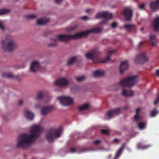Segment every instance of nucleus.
I'll return each instance as SVG.
<instances>
[{
  "label": "nucleus",
  "instance_id": "2eb2a0df",
  "mask_svg": "<svg viewBox=\"0 0 159 159\" xmlns=\"http://www.w3.org/2000/svg\"><path fill=\"white\" fill-rule=\"evenodd\" d=\"M116 50H113L108 51L107 53V56L105 58L103 59L100 61V62L105 63L110 60V58L112 54L115 53Z\"/></svg>",
  "mask_w": 159,
  "mask_h": 159
},
{
  "label": "nucleus",
  "instance_id": "4be33fe9",
  "mask_svg": "<svg viewBox=\"0 0 159 159\" xmlns=\"http://www.w3.org/2000/svg\"><path fill=\"white\" fill-rule=\"evenodd\" d=\"M157 39L155 35H151L150 36V42L152 46H156L157 45Z\"/></svg>",
  "mask_w": 159,
  "mask_h": 159
},
{
  "label": "nucleus",
  "instance_id": "f03ea898",
  "mask_svg": "<svg viewBox=\"0 0 159 159\" xmlns=\"http://www.w3.org/2000/svg\"><path fill=\"white\" fill-rule=\"evenodd\" d=\"M102 31V29L99 27H94L92 29L81 33H78L74 35H57L52 39L54 41L53 43L49 44V47H54L57 44L56 42L59 40L62 41H66L72 39H79L82 37L86 36L92 32H100Z\"/></svg>",
  "mask_w": 159,
  "mask_h": 159
},
{
  "label": "nucleus",
  "instance_id": "58836bf2",
  "mask_svg": "<svg viewBox=\"0 0 159 159\" xmlns=\"http://www.w3.org/2000/svg\"><path fill=\"white\" fill-rule=\"evenodd\" d=\"M70 151L71 153H74L77 152L76 150L73 148H70Z\"/></svg>",
  "mask_w": 159,
  "mask_h": 159
},
{
  "label": "nucleus",
  "instance_id": "473e14b6",
  "mask_svg": "<svg viewBox=\"0 0 159 159\" xmlns=\"http://www.w3.org/2000/svg\"><path fill=\"white\" fill-rule=\"evenodd\" d=\"M158 113V111H157L156 109H154L152 110L151 113V115L152 116H155Z\"/></svg>",
  "mask_w": 159,
  "mask_h": 159
},
{
  "label": "nucleus",
  "instance_id": "aec40b11",
  "mask_svg": "<svg viewBox=\"0 0 159 159\" xmlns=\"http://www.w3.org/2000/svg\"><path fill=\"white\" fill-rule=\"evenodd\" d=\"M153 26L155 31H159V17L155 18L153 22Z\"/></svg>",
  "mask_w": 159,
  "mask_h": 159
},
{
  "label": "nucleus",
  "instance_id": "a19ab883",
  "mask_svg": "<svg viewBox=\"0 0 159 159\" xmlns=\"http://www.w3.org/2000/svg\"><path fill=\"white\" fill-rule=\"evenodd\" d=\"M77 26L76 25L74 27H70L68 28V30H74L75 29H76L77 28Z\"/></svg>",
  "mask_w": 159,
  "mask_h": 159
},
{
  "label": "nucleus",
  "instance_id": "1a4fd4ad",
  "mask_svg": "<svg viewBox=\"0 0 159 159\" xmlns=\"http://www.w3.org/2000/svg\"><path fill=\"white\" fill-rule=\"evenodd\" d=\"M148 58L146 53L144 52L141 53L136 56L135 59V61L138 64H141L148 61Z\"/></svg>",
  "mask_w": 159,
  "mask_h": 159
},
{
  "label": "nucleus",
  "instance_id": "20e7f679",
  "mask_svg": "<svg viewBox=\"0 0 159 159\" xmlns=\"http://www.w3.org/2000/svg\"><path fill=\"white\" fill-rule=\"evenodd\" d=\"M62 129L60 128L57 129L52 128L48 131L46 138L49 143L52 142L55 139V138L59 137L62 132Z\"/></svg>",
  "mask_w": 159,
  "mask_h": 159
},
{
  "label": "nucleus",
  "instance_id": "2f4dec72",
  "mask_svg": "<svg viewBox=\"0 0 159 159\" xmlns=\"http://www.w3.org/2000/svg\"><path fill=\"white\" fill-rule=\"evenodd\" d=\"M43 96V93L42 92H40L37 94V98L39 99L42 98Z\"/></svg>",
  "mask_w": 159,
  "mask_h": 159
},
{
  "label": "nucleus",
  "instance_id": "4468645a",
  "mask_svg": "<svg viewBox=\"0 0 159 159\" xmlns=\"http://www.w3.org/2000/svg\"><path fill=\"white\" fill-rule=\"evenodd\" d=\"M120 112V108H117L115 109L110 110L107 113V115L109 119L112 117V116L115 114H118Z\"/></svg>",
  "mask_w": 159,
  "mask_h": 159
},
{
  "label": "nucleus",
  "instance_id": "49530a36",
  "mask_svg": "<svg viewBox=\"0 0 159 159\" xmlns=\"http://www.w3.org/2000/svg\"><path fill=\"white\" fill-rule=\"evenodd\" d=\"M63 0H55V2L57 3H58L61 2Z\"/></svg>",
  "mask_w": 159,
  "mask_h": 159
},
{
  "label": "nucleus",
  "instance_id": "864d4df0",
  "mask_svg": "<svg viewBox=\"0 0 159 159\" xmlns=\"http://www.w3.org/2000/svg\"><path fill=\"white\" fill-rule=\"evenodd\" d=\"M125 109H127V108H126V107H125Z\"/></svg>",
  "mask_w": 159,
  "mask_h": 159
},
{
  "label": "nucleus",
  "instance_id": "a211bd4d",
  "mask_svg": "<svg viewBox=\"0 0 159 159\" xmlns=\"http://www.w3.org/2000/svg\"><path fill=\"white\" fill-rule=\"evenodd\" d=\"M128 63L127 61L122 62L120 66V73L122 74L124 70H126L128 67Z\"/></svg>",
  "mask_w": 159,
  "mask_h": 159
},
{
  "label": "nucleus",
  "instance_id": "f257e3e1",
  "mask_svg": "<svg viewBox=\"0 0 159 159\" xmlns=\"http://www.w3.org/2000/svg\"><path fill=\"white\" fill-rule=\"evenodd\" d=\"M42 129L39 125H34L32 127L30 134H24L19 135L17 138V147L23 149L28 148L33 143V139L39 136Z\"/></svg>",
  "mask_w": 159,
  "mask_h": 159
},
{
  "label": "nucleus",
  "instance_id": "f8f14e48",
  "mask_svg": "<svg viewBox=\"0 0 159 159\" xmlns=\"http://www.w3.org/2000/svg\"><path fill=\"white\" fill-rule=\"evenodd\" d=\"M40 67V63L37 61H34L31 63L30 69L31 71L35 72L39 70Z\"/></svg>",
  "mask_w": 159,
  "mask_h": 159
},
{
  "label": "nucleus",
  "instance_id": "9d476101",
  "mask_svg": "<svg viewBox=\"0 0 159 159\" xmlns=\"http://www.w3.org/2000/svg\"><path fill=\"white\" fill-rule=\"evenodd\" d=\"M100 52L97 50H93L85 54V57L89 59H98Z\"/></svg>",
  "mask_w": 159,
  "mask_h": 159
},
{
  "label": "nucleus",
  "instance_id": "412c9836",
  "mask_svg": "<svg viewBox=\"0 0 159 159\" xmlns=\"http://www.w3.org/2000/svg\"><path fill=\"white\" fill-rule=\"evenodd\" d=\"M24 114L26 118L30 120H32L34 117V115L31 112L27 110L24 111Z\"/></svg>",
  "mask_w": 159,
  "mask_h": 159
},
{
  "label": "nucleus",
  "instance_id": "5701e85b",
  "mask_svg": "<svg viewBox=\"0 0 159 159\" xmlns=\"http://www.w3.org/2000/svg\"><path fill=\"white\" fill-rule=\"evenodd\" d=\"M122 95L126 97H130L133 95V92L131 90H127L125 89L123 90Z\"/></svg>",
  "mask_w": 159,
  "mask_h": 159
},
{
  "label": "nucleus",
  "instance_id": "9b49d317",
  "mask_svg": "<svg viewBox=\"0 0 159 159\" xmlns=\"http://www.w3.org/2000/svg\"><path fill=\"white\" fill-rule=\"evenodd\" d=\"M133 10L129 7L125 8L123 10V14L127 20H130L133 15Z\"/></svg>",
  "mask_w": 159,
  "mask_h": 159
},
{
  "label": "nucleus",
  "instance_id": "c756f323",
  "mask_svg": "<svg viewBox=\"0 0 159 159\" xmlns=\"http://www.w3.org/2000/svg\"><path fill=\"white\" fill-rule=\"evenodd\" d=\"M76 58L75 57H73L69 59L68 60L67 65H70L73 63L75 61Z\"/></svg>",
  "mask_w": 159,
  "mask_h": 159
},
{
  "label": "nucleus",
  "instance_id": "ddd939ff",
  "mask_svg": "<svg viewBox=\"0 0 159 159\" xmlns=\"http://www.w3.org/2000/svg\"><path fill=\"white\" fill-rule=\"evenodd\" d=\"M55 84L57 86L61 87L67 85L68 82L66 79L61 78L57 80Z\"/></svg>",
  "mask_w": 159,
  "mask_h": 159
},
{
  "label": "nucleus",
  "instance_id": "7ed1b4c3",
  "mask_svg": "<svg viewBox=\"0 0 159 159\" xmlns=\"http://www.w3.org/2000/svg\"><path fill=\"white\" fill-rule=\"evenodd\" d=\"M1 44L3 48L6 51H11L14 50L16 47V44L13 40L12 37L10 35L6 36V40H2Z\"/></svg>",
  "mask_w": 159,
  "mask_h": 159
},
{
  "label": "nucleus",
  "instance_id": "79ce46f5",
  "mask_svg": "<svg viewBox=\"0 0 159 159\" xmlns=\"http://www.w3.org/2000/svg\"><path fill=\"white\" fill-rule=\"evenodd\" d=\"M117 24L115 22H113L112 24V26L113 27L115 28L117 26Z\"/></svg>",
  "mask_w": 159,
  "mask_h": 159
},
{
  "label": "nucleus",
  "instance_id": "e433bc0d",
  "mask_svg": "<svg viewBox=\"0 0 159 159\" xmlns=\"http://www.w3.org/2000/svg\"><path fill=\"white\" fill-rule=\"evenodd\" d=\"M101 131V132L102 134H108V131L105 129H102Z\"/></svg>",
  "mask_w": 159,
  "mask_h": 159
},
{
  "label": "nucleus",
  "instance_id": "6ab92c4d",
  "mask_svg": "<svg viewBox=\"0 0 159 159\" xmlns=\"http://www.w3.org/2000/svg\"><path fill=\"white\" fill-rule=\"evenodd\" d=\"M124 27L128 31H135L136 30L135 26L134 24H126L124 25Z\"/></svg>",
  "mask_w": 159,
  "mask_h": 159
},
{
  "label": "nucleus",
  "instance_id": "a18cd8bd",
  "mask_svg": "<svg viewBox=\"0 0 159 159\" xmlns=\"http://www.w3.org/2000/svg\"><path fill=\"white\" fill-rule=\"evenodd\" d=\"M81 18L84 20H86L87 19L88 17L86 16H84L82 17Z\"/></svg>",
  "mask_w": 159,
  "mask_h": 159
},
{
  "label": "nucleus",
  "instance_id": "6e6552de",
  "mask_svg": "<svg viewBox=\"0 0 159 159\" xmlns=\"http://www.w3.org/2000/svg\"><path fill=\"white\" fill-rule=\"evenodd\" d=\"M60 102L63 105L69 106L72 105L73 99L69 97L60 96L58 98Z\"/></svg>",
  "mask_w": 159,
  "mask_h": 159
},
{
  "label": "nucleus",
  "instance_id": "c85d7f7f",
  "mask_svg": "<svg viewBox=\"0 0 159 159\" xmlns=\"http://www.w3.org/2000/svg\"><path fill=\"white\" fill-rule=\"evenodd\" d=\"M137 148L139 149H143L148 148L149 146L148 145H143L141 143H138L137 145Z\"/></svg>",
  "mask_w": 159,
  "mask_h": 159
},
{
  "label": "nucleus",
  "instance_id": "7c9ffc66",
  "mask_svg": "<svg viewBox=\"0 0 159 159\" xmlns=\"http://www.w3.org/2000/svg\"><path fill=\"white\" fill-rule=\"evenodd\" d=\"M9 9H0V15H4L7 14L10 11Z\"/></svg>",
  "mask_w": 159,
  "mask_h": 159
},
{
  "label": "nucleus",
  "instance_id": "72a5a7b5",
  "mask_svg": "<svg viewBox=\"0 0 159 159\" xmlns=\"http://www.w3.org/2000/svg\"><path fill=\"white\" fill-rule=\"evenodd\" d=\"M85 77L84 76H81L80 77H77L76 80L78 82L83 81L85 79Z\"/></svg>",
  "mask_w": 159,
  "mask_h": 159
},
{
  "label": "nucleus",
  "instance_id": "09e8293b",
  "mask_svg": "<svg viewBox=\"0 0 159 159\" xmlns=\"http://www.w3.org/2000/svg\"><path fill=\"white\" fill-rule=\"evenodd\" d=\"M118 140H119L118 139H115L114 140L113 142L114 143H116L118 142Z\"/></svg>",
  "mask_w": 159,
  "mask_h": 159
},
{
  "label": "nucleus",
  "instance_id": "ea45409f",
  "mask_svg": "<svg viewBox=\"0 0 159 159\" xmlns=\"http://www.w3.org/2000/svg\"><path fill=\"white\" fill-rule=\"evenodd\" d=\"M159 102V95L157 96V99L155 100L154 102V104H157Z\"/></svg>",
  "mask_w": 159,
  "mask_h": 159
},
{
  "label": "nucleus",
  "instance_id": "423d86ee",
  "mask_svg": "<svg viewBox=\"0 0 159 159\" xmlns=\"http://www.w3.org/2000/svg\"><path fill=\"white\" fill-rule=\"evenodd\" d=\"M140 109H141L139 108L136 109V114L134 117V120L138 123L139 128L141 130H142L145 128L146 123L143 120L142 118L139 114Z\"/></svg>",
  "mask_w": 159,
  "mask_h": 159
},
{
  "label": "nucleus",
  "instance_id": "0eeeda50",
  "mask_svg": "<svg viewBox=\"0 0 159 159\" xmlns=\"http://www.w3.org/2000/svg\"><path fill=\"white\" fill-rule=\"evenodd\" d=\"M112 15L111 13L105 11L98 12L95 16L96 19L102 18L107 19H105L100 21V23L102 25L107 24L108 20L112 18Z\"/></svg>",
  "mask_w": 159,
  "mask_h": 159
},
{
  "label": "nucleus",
  "instance_id": "8fccbe9b",
  "mask_svg": "<svg viewBox=\"0 0 159 159\" xmlns=\"http://www.w3.org/2000/svg\"><path fill=\"white\" fill-rule=\"evenodd\" d=\"M144 29V28L143 27H142L140 28V30H141V31H143Z\"/></svg>",
  "mask_w": 159,
  "mask_h": 159
},
{
  "label": "nucleus",
  "instance_id": "39448f33",
  "mask_svg": "<svg viewBox=\"0 0 159 159\" xmlns=\"http://www.w3.org/2000/svg\"><path fill=\"white\" fill-rule=\"evenodd\" d=\"M138 82V77L136 75L131 76L122 79L119 84L124 87H131Z\"/></svg>",
  "mask_w": 159,
  "mask_h": 159
},
{
  "label": "nucleus",
  "instance_id": "cd10ccee",
  "mask_svg": "<svg viewBox=\"0 0 159 159\" xmlns=\"http://www.w3.org/2000/svg\"><path fill=\"white\" fill-rule=\"evenodd\" d=\"M89 108V105L88 104H84L82 106H79L78 108L79 111L82 110H86L88 109Z\"/></svg>",
  "mask_w": 159,
  "mask_h": 159
},
{
  "label": "nucleus",
  "instance_id": "f3484780",
  "mask_svg": "<svg viewBox=\"0 0 159 159\" xmlns=\"http://www.w3.org/2000/svg\"><path fill=\"white\" fill-rule=\"evenodd\" d=\"M54 107L52 106H48L42 108L41 109V113L44 115H46L47 113L52 110Z\"/></svg>",
  "mask_w": 159,
  "mask_h": 159
},
{
  "label": "nucleus",
  "instance_id": "c03bdc74",
  "mask_svg": "<svg viewBox=\"0 0 159 159\" xmlns=\"http://www.w3.org/2000/svg\"><path fill=\"white\" fill-rule=\"evenodd\" d=\"M35 106L36 108H40L41 107L40 104L39 103L36 104L35 105Z\"/></svg>",
  "mask_w": 159,
  "mask_h": 159
},
{
  "label": "nucleus",
  "instance_id": "dca6fc26",
  "mask_svg": "<svg viewBox=\"0 0 159 159\" xmlns=\"http://www.w3.org/2000/svg\"><path fill=\"white\" fill-rule=\"evenodd\" d=\"M150 8L153 11H155L159 8V0H156L151 2L150 4Z\"/></svg>",
  "mask_w": 159,
  "mask_h": 159
},
{
  "label": "nucleus",
  "instance_id": "a878e982",
  "mask_svg": "<svg viewBox=\"0 0 159 159\" xmlns=\"http://www.w3.org/2000/svg\"><path fill=\"white\" fill-rule=\"evenodd\" d=\"M48 19L44 18H41L38 20L37 21V24L39 25H44L48 21Z\"/></svg>",
  "mask_w": 159,
  "mask_h": 159
},
{
  "label": "nucleus",
  "instance_id": "37998d69",
  "mask_svg": "<svg viewBox=\"0 0 159 159\" xmlns=\"http://www.w3.org/2000/svg\"><path fill=\"white\" fill-rule=\"evenodd\" d=\"M23 102V101L22 99H20L19 100V104L20 106L21 105Z\"/></svg>",
  "mask_w": 159,
  "mask_h": 159
},
{
  "label": "nucleus",
  "instance_id": "603ef678",
  "mask_svg": "<svg viewBox=\"0 0 159 159\" xmlns=\"http://www.w3.org/2000/svg\"><path fill=\"white\" fill-rule=\"evenodd\" d=\"M90 10L89 9H88L86 10V12L87 13L89 12V11Z\"/></svg>",
  "mask_w": 159,
  "mask_h": 159
},
{
  "label": "nucleus",
  "instance_id": "b1692460",
  "mask_svg": "<svg viewBox=\"0 0 159 159\" xmlns=\"http://www.w3.org/2000/svg\"><path fill=\"white\" fill-rule=\"evenodd\" d=\"M105 74V72L101 70H97L95 71L93 74V75L94 77H98L101 76Z\"/></svg>",
  "mask_w": 159,
  "mask_h": 159
},
{
  "label": "nucleus",
  "instance_id": "c9c22d12",
  "mask_svg": "<svg viewBox=\"0 0 159 159\" xmlns=\"http://www.w3.org/2000/svg\"><path fill=\"white\" fill-rule=\"evenodd\" d=\"M100 140H97L94 141L93 142V144L95 145H98L100 144Z\"/></svg>",
  "mask_w": 159,
  "mask_h": 159
},
{
  "label": "nucleus",
  "instance_id": "f704fd0d",
  "mask_svg": "<svg viewBox=\"0 0 159 159\" xmlns=\"http://www.w3.org/2000/svg\"><path fill=\"white\" fill-rule=\"evenodd\" d=\"M25 17L29 19H33L36 17V16L34 15H30L25 16Z\"/></svg>",
  "mask_w": 159,
  "mask_h": 159
},
{
  "label": "nucleus",
  "instance_id": "393cba45",
  "mask_svg": "<svg viewBox=\"0 0 159 159\" xmlns=\"http://www.w3.org/2000/svg\"><path fill=\"white\" fill-rule=\"evenodd\" d=\"M2 76L8 78L16 79L17 78L16 76L14 75L13 74L9 73H4L2 74Z\"/></svg>",
  "mask_w": 159,
  "mask_h": 159
},
{
  "label": "nucleus",
  "instance_id": "bb28decb",
  "mask_svg": "<svg viewBox=\"0 0 159 159\" xmlns=\"http://www.w3.org/2000/svg\"><path fill=\"white\" fill-rule=\"evenodd\" d=\"M125 145V143H124L122 145V146L120 148L119 150L117 151L116 155V158L118 157L121 154Z\"/></svg>",
  "mask_w": 159,
  "mask_h": 159
},
{
  "label": "nucleus",
  "instance_id": "3c124183",
  "mask_svg": "<svg viewBox=\"0 0 159 159\" xmlns=\"http://www.w3.org/2000/svg\"><path fill=\"white\" fill-rule=\"evenodd\" d=\"M143 43V42H141L140 43V44H139V45L140 46H141V45H142V44Z\"/></svg>",
  "mask_w": 159,
  "mask_h": 159
},
{
  "label": "nucleus",
  "instance_id": "de8ad7c7",
  "mask_svg": "<svg viewBox=\"0 0 159 159\" xmlns=\"http://www.w3.org/2000/svg\"><path fill=\"white\" fill-rule=\"evenodd\" d=\"M157 75L159 77V70H157L156 71Z\"/></svg>",
  "mask_w": 159,
  "mask_h": 159
},
{
  "label": "nucleus",
  "instance_id": "4c0bfd02",
  "mask_svg": "<svg viewBox=\"0 0 159 159\" xmlns=\"http://www.w3.org/2000/svg\"><path fill=\"white\" fill-rule=\"evenodd\" d=\"M145 6V4L144 3H142L139 5V8L140 9H143Z\"/></svg>",
  "mask_w": 159,
  "mask_h": 159
}]
</instances>
